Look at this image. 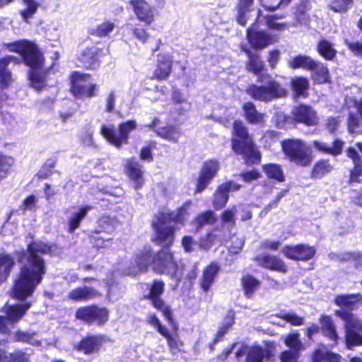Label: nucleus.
I'll list each match as a JSON object with an SVG mask.
<instances>
[{
	"instance_id": "10",
	"label": "nucleus",
	"mask_w": 362,
	"mask_h": 362,
	"mask_svg": "<svg viewBox=\"0 0 362 362\" xmlns=\"http://www.w3.org/2000/svg\"><path fill=\"white\" fill-rule=\"evenodd\" d=\"M109 311L95 305L81 307L76 312V317L86 324H105L108 320Z\"/></svg>"
},
{
	"instance_id": "19",
	"label": "nucleus",
	"mask_w": 362,
	"mask_h": 362,
	"mask_svg": "<svg viewBox=\"0 0 362 362\" xmlns=\"http://www.w3.org/2000/svg\"><path fill=\"white\" fill-rule=\"evenodd\" d=\"M247 37L250 44L255 48L262 49L275 42L271 35L264 31L256 30L254 24L247 29Z\"/></svg>"
},
{
	"instance_id": "1",
	"label": "nucleus",
	"mask_w": 362,
	"mask_h": 362,
	"mask_svg": "<svg viewBox=\"0 0 362 362\" xmlns=\"http://www.w3.org/2000/svg\"><path fill=\"white\" fill-rule=\"evenodd\" d=\"M51 246L41 241H33L28 245L26 252H21L18 261L25 262L20 268L18 279L12 289V296L18 299H24L30 296L36 287L40 284L46 272L44 259L40 254H47Z\"/></svg>"
},
{
	"instance_id": "54",
	"label": "nucleus",
	"mask_w": 362,
	"mask_h": 362,
	"mask_svg": "<svg viewBox=\"0 0 362 362\" xmlns=\"http://www.w3.org/2000/svg\"><path fill=\"white\" fill-rule=\"evenodd\" d=\"M242 284L245 295L250 297L257 289L259 281L252 276H246L243 278Z\"/></svg>"
},
{
	"instance_id": "2",
	"label": "nucleus",
	"mask_w": 362,
	"mask_h": 362,
	"mask_svg": "<svg viewBox=\"0 0 362 362\" xmlns=\"http://www.w3.org/2000/svg\"><path fill=\"white\" fill-rule=\"evenodd\" d=\"M151 262L156 272L168 275L176 280L180 279V275L177 261L168 247H163L153 257L150 249H145L138 252L129 265L122 269V274L135 276L146 272Z\"/></svg>"
},
{
	"instance_id": "43",
	"label": "nucleus",
	"mask_w": 362,
	"mask_h": 362,
	"mask_svg": "<svg viewBox=\"0 0 362 362\" xmlns=\"http://www.w3.org/2000/svg\"><path fill=\"white\" fill-rule=\"evenodd\" d=\"M14 260L7 254L0 255V280L6 279L14 266Z\"/></svg>"
},
{
	"instance_id": "9",
	"label": "nucleus",
	"mask_w": 362,
	"mask_h": 362,
	"mask_svg": "<svg viewBox=\"0 0 362 362\" xmlns=\"http://www.w3.org/2000/svg\"><path fill=\"white\" fill-rule=\"evenodd\" d=\"M282 148L290 160L297 165L306 166L311 162L310 150L301 140L288 139L284 141Z\"/></svg>"
},
{
	"instance_id": "6",
	"label": "nucleus",
	"mask_w": 362,
	"mask_h": 362,
	"mask_svg": "<svg viewBox=\"0 0 362 362\" xmlns=\"http://www.w3.org/2000/svg\"><path fill=\"white\" fill-rule=\"evenodd\" d=\"M336 315L344 322L345 343L348 349L362 346V321L349 311L340 310Z\"/></svg>"
},
{
	"instance_id": "56",
	"label": "nucleus",
	"mask_w": 362,
	"mask_h": 362,
	"mask_svg": "<svg viewBox=\"0 0 362 362\" xmlns=\"http://www.w3.org/2000/svg\"><path fill=\"white\" fill-rule=\"evenodd\" d=\"M13 164V159L11 157L0 156V180L6 177Z\"/></svg>"
},
{
	"instance_id": "63",
	"label": "nucleus",
	"mask_w": 362,
	"mask_h": 362,
	"mask_svg": "<svg viewBox=\"0 0 362 362\" xmlns=\"http://www.w3.org/2000/svg\"><path fill=\"white\" fill-rule=\"evenodd\" d=\"M349 49L353 52V54L358 57H362V42H346Z\"/></svg>"
},
{
	"instance_id": "44",
	"label": "nucleus",
	"mask_w": 362,
	"mask_h": 362,
	"mask_svg": "<svg viewBox=\"0 0 362 362\" xmlns=\"http://www.w3.org/2000/svg\"><path fill=\"white\" fill-rule=\"evenodd\" d=\"M216 221V216L212 211H206L199 214L195 221L194 226L197 230H199L204 226L214 224Z\"/></svg>"
},
{
	"instance_id": "47",
	"label": "nucleus",
	"mask_w": 362,
	"mask_h": 362,
	"mask_svg": "<svg viewBox=\"0 0 362 362\" xmlns=\"http://www.w3.org/2000/svg\"><path fill=\"white\" fill-rule=\"evenodd\" d=\"M100 339L98 337L91 336L83 339L79 344L78 349L86 354H91L98 349Z\"/></svg>"
},
{
	"instance_id": "50",
	"label": "nucleus",
	"mask_w": 362,
	"mask_h": 362,
	"mask_svg": "<svg viewBox=\"0 0 362 362\" xmlns=\"http://www.w3.org/2000/svg\"><path fill=\"white\" fill-rule=\"evenodd\" d=\"M252 3L253 0H239L237 21L240 25H245L246 24L247 15Z\"/></svg>"
},
{
	"instance_id": "17",
	"label": "nucleus",
	"mask_w": 362,
	"mask_h": 362,
	"mask_svg": "<svg viewBox=\"0 0 362 362\" xmlns=\"http://www.w3.org/2000/svg\"><path fill=\"white\" fill-rule=\"evenodd\" d=\"M220 168V164L216 160H209L204 162L197 180L196 192H202L216 175Z\"/></svg>"
},
{
	"instance_id": "3",
	"label": "nucleus",
	"mask_w": 362,
	"mask_h": 362,
	"mask_svg": "<svg viewBox=\"0 0 362 362\" xmlns=\"http://www.w3.org/2000/svg\"><path fill=\"white\" fill-rule=\"evenodd\" d=\"M4 46L10 52L21 54L24 63L30 69L29 79L31 86L41 90L45 86L46 73L42 69L43 57L37 45L28 40H20L5 43Z\"/></svg>"
},
{
	"instance_id": "24",
	"label": "nucleus",
	"mask_w": 362,
	"mask_h": 362,
	"mask_svg": "<svg viewBox=\"0 0 362 362\" xmlns=\"http://www.w3.org/2000/svg\"><path fill=\"white\" fill-rule=\"evenodd\" d=\"M98 48L94 46L82 48L78 54V60L86 69H95L99 65L96 56Z\"/></svg>"
},
{
	"instance_id": "40",
	"label": "nucleus",
	"mask_w": 362,
	"mask_h": 362,
	"mask_svg": "<svg viewBox=\"0 0 362 362\" xmlns=\"http://www.w3.org/2000/svg\"><path fill=\"white\" fill-rule=\"evenodd\" d=\"M309 86V81L303 76L295 77L291 81V86L296 97L306 96Z\"/></svg>"
},
{
	"instance_id": "58",
	"label": "nucleus",
	"mask_w": 362,
	"mask_h": 362,
	"mask_svg": "<svg viewBox=\"0 0 362 362\" xmlns=\"http://www.w3.org/2000/svg\"><path fill=\"white\" fill-rule=\"evenodd\" d=\"M95 88V84L89 83L88 84H85V86H81V88H78V93H75L73 95L78 98H90L94 95Z\"/></svg>"
},
{
	"instance_id": "27",
	"label": "nucleus",
	"mask_w": 362,
	"mask_h": 362,
	"mask_svg": "<svg viewBox=\"0 0 362 362\" xmlns=\"http://www.w3.org/2000/svg\"><path fill=\"white\" fill-rule=\"evenodd\" d=\"M246 53L248 57L246 69L258 77L259 82H262V73L264 69L263 61L260 59L259 55L257 53H253L250 50H247Z\"/></svg>"
},
{
	"instance_id": "22",
	"label": "nucleus",
	"mask_w": 362,
	"mask_h": 362,
	"mask_svg": "<svg viewBox=\"0 0 362 362\" xmlns=\"http://www.w3.org/2000/svg\"><path fill=\"white\" fill-rule=\"evenodd\" d=\"M159 119L155 118L152 123L148 126L154 129L158 136L170 141L176 143L182 134L180 128L173 125H166L161 127H157Z\"/></svg>"
},
{
	"instance_id": "64",
	"label": "nucleus",
	"mask_w": 362,
	"mask_h": 362,
	"mask_svg": "<svg viewBox=\"0 0 362 362\" xmlns=\"http://www.w3.org/2000/svg\"><path fill=\"white\" fill-rule=\"evenodd\" d=\"M281 243L279 240H264L261 243V247L264 250H277Z\"/></svg>"
},
{
	"instance_id": "53",
	"label": "nucleus",
	"mask_w": 362,
	"mask_h": 362,
	"mask_svg": "<svg viewBox=\"0 0 362 362\" xmlns=\"http://www.w3.org/2000/svg\"><path fill=\"white\" fill-rule=\"evenodd\" d=\"M237 212L236 206H233L224 210L221 214V219L223 226L229 227H234L235 225V214Z\"/></svg>"
},
{
	"instance_id": "37",
	"label": "nucleus",
	"mask_w": 362,
	"mask_h": 362,
	"mask_svg": "<svg viewBox=\"0 0 362 362\" xmlns=\"http://www.w3.org/2000/svg\"><path fill=\"white\" fill-rule=\"evenodd\" d=\"M288 64L293 69L303 68L310 70L315 67L316 62L308 56L299 54L289 60Z\"/></svg>"
},
{
	"instance_id": "28",
	"label": "nucleus",
	"mask_w": 362,
	"mask_h": 362,
	"mask_svg": "<svg viewBox=\"0 0 362 362\" xmlns=\"http://www.w3.org/2000/svg\"><path fill=\"white\" fill-rule=\"evenodd\" d=\"M157 62L158 67L154 71V77L158 80L167 78L171 72V57L168 54H159Z\"/></svg>"
},
{
	"instance_id": "4",
	"label": "nucleus",
	"mask_w": 362,
	"mask_h": 362,
	"mask_svg": "<svg viewBox=\"0 0 362 362\" xmlns=\"http://www.w3.org/2000/svg\"><path fill=\"white\" fill-rule=\"evenodd\" d=\"M191 202H185L175 211L161 212L153 222L156 232V240L163 246L170 245L174 240L175 223H182L187 214V208Z\"/></svg>"
},
{
	"instance_id": "57",
	"label": "nucleus",
	"mask_w": 362,
	"mask_h": 362,
	"mask_svg": "<svg viewBox=\"0 0 362 362\" xmlns=\"http://www.w3.org/2000/svg\"><path fill=\"white\" fill-rule=\"evenodd\" d=\"M340 259L343 261L353 260L355 262L356 268L362 270V252H346L341 254Z\"/></svg>"
},
{
	"instance_id": "46",
	"label": "nucleus",
	"mask_w": 362,
	"mask_h": 362,
	"mask_svg": "<svg viewBox=\"0 0 362 362\" xmlns=\"http://www.w3.org/2000/svg\"><path fill=\"white\" fill-rule=\"evenodd\" d=\"M319 54L327 60L332 59L337 53L333 45L327 40H321L317 45Z\"/></svg>"
},
{
	"instance_id": "52",
	"label": "nucleus",
	"mask_w": 362,
	"mask_h": 362,
	"mask_svg": "<svg viewBox=\"0 0 362 362\" xmlns=\"http://www.w3.org/2000/svg\"><path fill=\"white\" fill-rule=\"evenodd\" d=\"M361 295L359 293L350 294V295H339L335 298V303L340 306L349 307L354 303L359 301L361 298Z\"/></svg>"
},
{
	"instance_id": "25",
	"label": "nucleus",
	"mask_w": 362,
	"mask_h": 362,
	"mask_svg": "<svg viewBox=\"0 0 362 362\" xmlns=\"http://www.w3.org/2000/svg\"><path fill=\"white\" fill-rule=\"evenodd\" d=\"M347 156L351 159L354 167L350 173V182H359L362 180V161L361 156L354 147H349Z\"/></svg>"
},
{
	"instance_id": "21",
	"label": "nucleus",
	"mask_w": 362,
	"mask_h": 362,
	"mask_svg": "<svg viewBox=\"0 0 362 362\" xmlns=\"http://www.w3.org/2000/svg\"><path fill=\"white\" fill-rule=\"evenodd\" d=\"M240 187V185L233 181H229L221 185L214 194V208L216 209H220L225 206L228 201V192L238 191Z\"/></svg>"
},
{
	"instance_id": "35",
	"label": "nucleus",
	"mask_w": 362,
	"mask_h": 362,
	"mask_svg": "<svg viewBox=\"0 0 362 362\" xmlns=\"http://www.w3.org/2000/svg\"><path fill=\"white\" fill-rule=\"evenodd\" d=\"M341 356L327 349L318 348L312 354L313 362H340Z\"/></svg>"
},
{
	"instance_id": "34",
	"label": "nucleus",
	"mask_w": 362,
	"mask_h": 362,
	"mask_svg": "<svg viewBox=\"0 0 362 362\" xmlns=\"http://www.w3.org/2000/svg\"><path fill=\"white\" fill-rule=\"evenodd\" d=\"M322 332L326 337L334 342V345L337 344L339 336L336 330L335 325L332 318L327 315H322L320 320Z\"/></svg>"
},
{
	"instance_id": "55",
	"label": "nucleus",
	"mask_w": 362,
	"mask_h": 362,
	"mask_svg": "<svg viewBox=\"0 0 362 362\" xmlns=\"http://www.w3.org/2000/svg\"><path fill=\"white\" fill-rule=\"evenodd\" d=\"M352 5V0H333L329 6L334 12L344 13L349 9Z\"/></svg>"
},
{
	"instance_id": "32",
	"label": "nucleus",
	"mask_w": 362,
	"mask_h": 362,
	"mask_svg": "<svg viewBox=\"0 0 362 362\" xmlns=\"http://www.w3.org/2000/svg\"><path fill=\"white\" fill-rule=\"evenodd\" d=\"M344 146V142L340 139H335L332 142V146H329L326 143L320 142L318 141H313V146L318 151L330 154L334 156L340 155Z\"/></svg>"
},
{
	"instance_id": "31",
	"label": "nucleus",
	"mask_w": 362,
	"mask_h": 362,
	"mask_svg": "<svg viewBox=\"0 0 362 362\" xmlns=\"http://www.w3.org/2000/svg\"><path fill=\"white\" fill-rule=\"evenodd\" d=\"M129 178L134 182L135 189H139L144 183L142 166L134 159L128 160L127 166Z\"/></svg>"
},
{
	"instance_id": "16",
	"label": "nucleus",
	"mask_w": 362,
	"mask_h": 362,
	"mask_svg": "<svg viewBox=\"0 0 362 362\" xmlns=\"http://www.w3.org/2000/svg\"><path fill=\"white\" fill-rule=\"evenodd\" d=\"M281 252L291 259L308 261L315 256L316 250L314 247L300 244L295 246H285L282 248Z\"/></svg>"
},
{
	"instance_id": "41",
	"label": "nucleus",
	"mask_w": 362,
	"mask_h": 362,
	"mask_svg": "<svg viewBox=\"0 0 362 362\" xmlns=\"http://www.w3.org/2000/svg\"><path fill=\"white\" fill-rule=\"evenodd\" d=\"M25 8L20 11V14L25 23H29V20L36 13L40 4L35 0H22Z\"/></svg>"
},
{
	"instance_id": "59",
	"label": "nucleus",
	"mask_w": 362,
	"mask_h": 362,
	"mask_svg": "<svg viewBox=\"0 0 362 362\" xmlns=\"http://www.w3.org/2000/svg\"><path fill=\"white\" fill-rule=\"evenodd\" d=\"M276 16H268L266 17V23L269 29L276 30H284L288 28V25L284 23H277Z\"/></svg>"
},
{
	"instance_id": "62",
	"label": "nucleus",
	"mask_w": 362,
	"mask_h": 362,
	"mask_svg": "<svg viewBox=\"0 0 362 362\" xmlns=\"http://www.w3.org/2000/svg\"><path fill=\"white\" fill-rule=\"evenodd\" d=\"M132 33L142 43H146L149 38V34L144 28H134L132 29Z\"/></svg>"
},
{
	"instance_id": "20",
	"label": "nucleus",
	"mask_w": 362,
	"mask_h": 362,
	"mask_svg": "<svg viewBox=\"0 0 362 362\" xmlns=\"http://www.w3.org/2000/svg\"><path fill=\"white\" fill-rule=\"evenodd\" d=\"M292 115L296 121L303 123L307 126H314L318 122L315 111L310 106L306 105L294 107Z\"/></svg>"
},
{
	"instance_id": "39",
	"label": "nucleus",
	"mask_w": 362,
	"mask_h": 362,
	"mask_svg": "<svg viewBox=\"0 0 362 362\" xmlns=\"http://www.w3.org/2000/svg\"><path fill=\"white\" fill-rule=\"evenodd\" d=\"M262 168L269 178L278 182H284L285 180L284 174L280 165L269 163L264 165Z\"/></svg>"
},
{
	"instance_id": "48",
	"label": "nucleus",
	"mask_w": 362,
	"mask_h": 362,
	"mask_svg": "<svg viewBox=\"0 0 362 362\" xmlns=\"http://www.w3.org/2000/svg\"><path fill=\"white\" fill-rule=\"evenodd\" d=\"M115 24L110 20L105 21L95 28H90L89 33L97 37H105L110 33L115 28Z\"/></svg>"
},
{
	"instance_id": "45",
	"label": "nucleus",
	"mask_w": 362,
	"mask_h": 362,
	"mask_svg": "<svg viewBox=\"0 0 362 362\" xmlns=\"http://www.w3.org/2000/svg\"><path fill=\"white\" fill-rule=\"evenodd\" d=\"M0 362H29V360L28 355L21 351L7 354L5 351L0 349Z\"/></svg>"
},
{
	"instance_id": "49",
	"label": "nucleus",
	"mask_w": 362,
	"mask_h": 362,
	"mask_svg": "<svg viewBox=\"0 0 362 362\" xmlns=\"http://www.w3.org/2000/svg\"><path fill=\"white\" fill-rule=\"evenodd\" d=\"M90 76L88 74L74 72L71 76V90L72 93H78V88H81L85 84L90 83Z\"/></svg>"
},
{
	"instance_id": "13",
	"label": "nucleus",
	"mask_w": 362,
	"mask_h": 362,
	"mask_svg": "<svg viewBox=\"0 0 362 362\" xmlns=\"http://www.w3.org/2000/svg\"><path fill=\"white\" fill-rule=\"evenodd\" d=\"M109 218L103 217L98 221V228L89 232L91 243L95 247L103 248L106 247L112 239L110 233L113 230L112 226L108 223Z\"/></svg>"
},
{
	"instance_id": "15",
	"label": "nucleus",
	"mask_w": 362,
	"mask_h": 362,
	"mask_svg": "<svg viewBox=\"0 0 362 362\" xmlns=\"http://www.w3.org/2000/svg\"><path fill=\"white\" fill-rule=\"evenodd\" d=\"M235 355L238 359L245 356V362H262L264 358L270 356V350L268 347H262L256 344L243 345Z\"/></svg>"
},
{
	"instance_id": "26",
	"label": "nucleus",
	"mask_w": 362,
	"mask_h": 362,
	"mask_svg": "<svg viewBox=\"0 0 362 362\" xmlns=\"http://www.w3.org/2000/svg\"><path fill=\"white\" fill-rule=\"evenodd\" d=\"M100 296L96 289L89 286L78 287L71 290L69 293V298L74 301H88Z\"/></svg>"
},
{
	"instance_id": "18",
	"label": "nucleus",
	"mask_w": 362,
	"mask_h": 362,
	"mask_svg": "<svg viewBox=\"0 0 362 362\" xmlns=\"http://www.w3.org/2000/svg\"><path fill=\"white\" fill-rule=\"evenodd\" d=\"M129 4L136 18L145 25H149L154 21V9L145 0H130Z\"/></svg>"
},
{
	"instance_id": "14",
	"label": "nucleus",
	"mask_w": 362,
	"mask_h": 362,
	"mask_svg": "<svg viewBox=\"0 0 362 362\" xmlns=\"http://www.w3.org/2000/svg\"><path fill=\"white\" fill-rule=\"evenodd\" d=\"M284 342L289 350L283 351L280 355L281 362H296L300 352L303 349V344L298 332L290 333L284 337Z\"/></svg>"
},
{
	"instance_id": "30",
	"label": "nucleus",
	"mask_w": 362,
	"mask_h": 362,
	"mask_svg": "<svg viewBox=\"0 0 362 362\" xmlns=\"http://www.w3.org/2000/svg\"><path fill=\"white\" fill-rule=\"evenodd\" d=\"M173 110L179 115H184L191 108V103L177 88L174 89L171 95Z\"/></svg>"
},
{
	"instance_id": "23",
	"label": "nucleus",
	"mask_w": 362,
	"mask_h": 362,
	"mask_svg": "<svg viewBox=\"0 0 362 362\" xmlns=\"http://www.w3.org/2000/svg\"><path fill=\"white\" fill-rule=\"evenodd\" d=\"M255 260L259 265L266 269L283 273L287 271L284 261L276 256L264 254L257 256Z\"/></svg>"
},
{
	"instance_id": "7",
	"label": "nucleus",
	"mask_w": 362,
	"mask_h": 362,
	"mask_svg": "<svg viewBox=\"0 0 362 362\" xmlns=\"http://www.w3.org/2000/svg\"><path fill=\"white\" fill-rule=\"evenodd\" d=\"M246 92L252 98L266 103L282 98L286 93L285 88L274 80H269L265 85H251Z\"/></svg>"
},
{
	"instance_id": "60",
	"label": "nucleus",
	"mask_w": 362,
	"mask_h": 362,
	"mask_svg": "<svg viewBox=\"0 0 362 362\" xmlns=\"http://www.w3.org/2000/svg\"><path fill=\"white\" fill-rule=\"evenodd\" d=\"M276 16H268L266 17V23L269 29L276 30H284L288 28V25L284 23H277Z\"/></svg>"
},
{
	"instance_id": "11",
	"label": "nucleus",
	"mask_w": 362,
	"mask_h": 362,
	"mask_svg": "<svg viewBox=\"0 0 362 362\" xmlns=\"http://www.w3.org/2000/svg\"><path fill=\"white\" fill-rule=\"evenodd\" d=\"M30 307V303L10 305L6 304L1 310L5 315H0V332L7 334L10 332L8 323L18 322Z\"/></svg>"
},
{
	"instance_id": "5",
	"label": "nucleus",
	"mask_w": 362,
	"mask_h": 362,
	"mask_svg": "<svg viewBox=\"0 0 362 362\" xmlns=\"http://www.w3.org/2000/svg\"><path fill=\"white\" fill-rule=\"evenodd\" d=\"M233 134L232 148L239 155L243 156L247 163H258L261 155L257 149L252 138L249 135L247 127L238 120L233 122Z\"/></svg>"
},
{
	"instance_id": "33",
	"label": "nucleus",
	"mask_w": 362,
	"mask_h": 362,
	"mask_svg": "<svg viewBox=\"0 0 362 362\" xmlns=\"http://www.w3.org/2000/svg\"><path fill=\"white\" fill-rule=\"evenodd\" d=\"M14 59L15 57L12 56H6L0 59V87L1 88H8L13 82L12 74L8 66Z\"/></svg>"
},
{
	"instance_id": "29",
	"label": "nucleus",
	"mask_w": 362,
	"mask_h": 362,
	"mask_svg": "<svg viewBox=\"0 0 362 362\" xmlns=\"http://www.w3.org/2000/svg\"><path fill=\"white\" fill-rule=\"evenodd\" d=\"M91 209V206L85 205L73 211L68 218V231L71 233H74L80 226L81 221Z\"/></svg>"
},
{
	"instance_id": "42",
	"label": "nucleus",
	"mask_w": 362,
	"mask_h": 362,
	"mask_svg": "<svg viewBox=\"0 0 362 362\" xmlns=\"http://www.w3.org/2000/svg\"><path fill=\"white\" fill-rule=\"evenodd\" d=\"M310 71H313V78L317 83H325L329 81V71L323 64L316 62V65Z\"/></svg>"
},
{
	"instance_id": "38",
	"label": "nucleus",
	"mask_w": 362,
	"mask_h": 362,
	"mask_svg": "<svg viewBox=\"0 0 362 362\" xmlns=\"http://www.w3.org/2000/svg\"><path fill=\"white\" fill-rule=\"evenodd\" d=\"M243 108L248 122L251 124H257L262 122L264 115L256 110V107L252 103H245L243 105Z\"/></svg>"
},
{
	"instance_id": "8",
	"label": "nucleus",
	"mask_w": 362,
	"mask_h": 362,
	"mask_svg": "<svg viewBox=\"0 0 362 362\" xmlns=\"http://www.w3.org/2000/svg\"><path fill=\"white\" fill-rule=\"evenodd\" d=\"M137 127L135 120H128L119 124V134H117L113 125H103L100 133L107 141L117 148H120L122 144H127L129 133Z\"/></svg>"
},
{
	"instance_id": "12",
	"label": "nucleus",
	"mask_w": 362,
	"mask_h": 362,
	"mask_svg": "<svg viewBox=\"0 0 362 362\" xmlns=\"http://www.w3.org/2000/svg\"><path fill=\"white\" fill-rule=\"evenodd\" d=\"M164 289V283L160 280H155L151 287L147 298L150 300L152 305L162 312L163 315L168 322H172L173 315L171 310L160 298Z\"/></svg>"
},
{
	"instance_id": "61",
	"label": "nucleus",
	"mask_w": 362,
	"mask_h": 362,
	"mask_svg": "<svg viewBox=\"0 0 362 362\" xmlns=\"http://www.w3.org/2000/svg\"><path fill=\"white\" fill-rule=\"evenodd\" d=\"M283 318L287 322H290L293 325L298 326L303 324V318L299 317L293 313H285L283 315Z\"/></svg>"
},
{
	"instance_id": "36",
	"label": "nucleus",
	"mask_w": 362,
	"mask_h": 362,
	"mask_svg": "<svg viewBox=\"0 0 362 362\" xmlns=\"http://www.w3.org/2000/svg\"><path fill=\"white\" fill-rule=\"evenodd\" d=\"M218 271L219 267L216 263H211L204 270L201 286L204 291H207L210 288Z\"/></svg>"
},
{
	"instance_id": "51",
	"label": "nucleus",
	"mask_w": 362,
	"mask_h": 362,
	"mask_svg": "<svg viewBox=\"0 0 362 362\" xmlns=\"http://www.w3.org/2000/svg\"><path fill=\"white\" fill-rule=\"evenodd\" d=\"M333 167L328 160H320L315 163L312 172V177L314 178H321L327 173L331 172Z\"/></svg>"
}]
</instances>
